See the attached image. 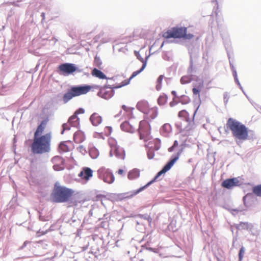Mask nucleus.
Returning a JSON list of instances; mask_svg holds the SVG:
<instances>
[{"instance_id":"1","label":"nucleus","mask_w":261,"mask_h":261,"mask_svg":"<svg viewBox=\"0 0 261 261\" xmlns=\"http://www.w3.org/2000/svg\"><path fill=\"white\" fill-rule=\"evenodd\" d=\"M91 89V86L87 84L72 86L63 96L60 93L58 94L51 101L54 106L60 105L62 101L65 104L73 97L87 93Z\"/></svg>"},{"instance_id":"2","label":"nucleus","mask_w":261,"mask_h":261,"mask_svg":"<svg viewBox=\"0 0 261 261\" xmlns=\"http://www.w3.org/2000/svg\"><path fill=\"white\" fill-rule=\"evenodd\" d=\"M50 196H106L96 191L90 193L85 191H78L74 193V191L64 186H61L59 181H56Z\"/></svg>"},{"instance_id":"3","label":"nucleus","mask_w":261,"mask_h":261,"mask_svg":"<svg viewBox=\"0 0 261 261\" xmlns=\"http://www.w3.org/2000/svg\"><path fill=\"white\" fill-rule=\"evenodd\" d=\"M50 141L51 135L50 133H47L34 138V142L31 146V152L34 154L48 152L50 150Z\"/></svg>"},{"instance_id":"4","label":"nucleus","mask_w":261,"mask_h":261,"mask_svg":"<svg viewBox=\"0 0 261 261\" xmlns=\"http://www.w3.org/2000/svg\"><path fill=\"white\" fill-rule=\"evenodd\" d=\"M226 126L231 130L233 137L236 140L244 141L245 136H247V127L235 119L228 118Z\"/></svg>"},{"instance_id":"5","label":"nucleus","mask_w":261,"mask_h":261,"mask_svg":"<svg viewBox=\"0 0 261 261\" xmlns=\"http://www.w3.org/2000/svg\"><path fill=\"white\" fill-rule=\"evenodd\" d=\"M82 69H80L76 65L70 63H63L57 67V72L61 75L65 76L73 74L74 72L80 73Z\"/></svg>"},{"instance_id":"6","label":"nucleus","mask_w":261,"mask_h":261,"mask_svg":"<svg viewBox=\"0 0 261 261\" xmlns=\"http://www.w3.org/2000/svg\"><path fill=\"white\" fill-rule=\"evenodd\" d=\"M166 172L162 168L160 171H159L154 176V177L149 182H148L144 186L140 187L139 189L137 190H134L133 191H130L126 193H120V194H111L109 196H125L127 195V196H136L140 192L144 191L147 188L149 187L151 184L154 183L156 181V180L162 175L165 174Z\"/></svg>"},{"instance_id":"7","label":"nucleus","mask_w":261,"mask_h":261,"mask_svg":"<svg viewBox=\"0 0 261 261\" xmlns=\"http://www.w3.org/2000/svg\"><path fill=\"white\" fill-rule=\"evenodd\" d=\"M81 197H49L46 199L51 203H67L68 206H77Z\"/></svg>"},{"instance_id":"8","label":"nucleus","mask_w":261,"mask_h":261,"mask_svg":"<svg viewBox=\"0 0 261 261\" xmlns=\"http://www.w3.org/2000/svg\"><path fill=\"white\" fill-rule=\"evenodd\" d=\"M199 105L197 106L194 111L193 113V118L190 120L189 117V113L185 110L180 111L178 113V116L179 118H182L187 122H188L187 125L184 128L187 132H190L193 128L194 124V117L199 109Z\"/></svg>"},{"instance_id":"9","label":"nucleus","mask_w":261,"mask_h":261,"mask_svg":"<svg viewBox=\"0 0 261 261\" xmlns=\"http://www.w3.org/2000/svg\"><path fill=\"white\" fill-rule=\"evenodd\" d=\"M150 130L151 126L148 122L143 121L140 122L139 128L138 129L140 139L144 140L145 141L148 140L151 133Z\"/></svg>"},{"instance_id":"10","label":"nucleus","mask_w":261,"mask_h":261,"mask_svg":"<svg viewBox=\"0 0 261 261\" xmlns=\"http://www.w3.org/2000/svg\"><path fill=\"white\" fill-rule=\"evenodd\" d=\"M240 177L228 178L222 181L221 186L226 189L230 190L237 187H241L243 182L240 179Z\"/></svg>"},{"instance_id":"11","label":"nucleus","mask_w":261,"mask_h":261,"mask_svg":"<svg viewBox=\"0 0 261 261\" xmlns=\"http://www.w3.org/2000/svg\"><path fill=\"white\" fill-rule=\"evenodd\" d=\"M98 177L104 182L112 184L115 180V177L112 172L108 169L101 168L98 170Z\"/></svg>"},{"instance_id":"12","label":"nucleus","mask_w":261,"mask_h":261,"mask_svg":"<svg viewBox=\"0 0 261 261\" xmlns=\"http://www.w3.org/2000/svg\"><path fill=\"white\" fill-rule=\"evenodd\" d=\"M85 109L83 108L77 109L68 118V122L71 124L72 127L78 128L80 126V118L78 117L79 114H83L85 113Z\"/></svg>"},{"instance_id":"13","label":"nucleus","mask_w":261,"mask_h":261,"mask_svg":"<svg viewBox=\"0 0 261 261\" xmlns=\"http://www.w3.org/2000/svg\"><path fill=\"white\" fill-rule=\"evenodd\" d=\"M244 205H240L244 207V211L255 206L258 204L257 197H243Z\"/></svg>"},{"instance_id":"14","label":"nucleus","mask_w":261,"mask_h":261,"mask_svg":"<svg viewBox=\"0 0 261 261\" xmlns=\"http://www.w3.org/2000/svg\"><path fill=\"white\" fill-rule=\"evenodd\" d=\"M52 161L53 162L55 163V165L53 166L54 170L59 171L64 169L65 161L62 157L60 156H54Z\"/></svg>"},{"instance_id":"15","label":"nucleus","mask_w":261,"mask_h":261,"mask_svg":"<svg viewBox=\"0 0 261 261\" xmlns=\"http://www.w3.org/2000/svg\"><path fill=\"white\" fill-rule=\"evenodd\" d=\"M114 94L115 90L114 89L107 90L105 88H100L99 89V91L97 92V95L102 98L109 99L113 96Z\"/></svg>"},{"instance_id":"16","label":"nucleus","mask_w":261,"mask_h":261,"mask_svg":"<svg viewBox=\"0 0 261 261\" xmlns=\"http://www.w3.org/2000/svg\"><path fill=\"white\" fill-rule=\"evenodd\" d=\"M136 108L139 111L144 113V115H148L150 113L149 104L146 100H143L138 101Z\"/></svg>"},{"instance_id":"17","label":"nucleus","mask_w":261,"mask_h":261,"mask_svg":"<svg viewBox=\"0 0 261 261\" xmlns=\"http://www.w3.org/2000/svg\"><path fill=\"white\" fill-rule=\"evenodd\" d=\"M93 176V170L89 167H84L79 173V176L82 178L89 180Z\"/></svg>"},{"instance_id":"18","label":"nucleus","mask_w":261,"mask_h":261,"mask_svg":"<svg viewBox=\"0 0 261 261\" xmlns=\"http://www.w3.org/2000/svg\"><path fill=\"white\" fill-rule=\"evenodd\" d=\"M175 34V39H181L187 32V28L185 27H173Z\"/></svg>"},{"instance_id":"19","label":"nucleus","mask_w":261,"mask_h":261,"mask_svg":"<svg viewBox=\"0 0 261 261\" xmlns=\"http://www.w3.org/2000/svg\"><path fill=\"white\" fill-rule=\"evenodd\" d=\"M112 150H113L114 154L117 158L122 160L124 159L125 152L123 148L116 145L112 147Z\"/></svg>"},{"instance_id":"20","label":"nucleus","mask_w":261,"mask_h":261,"mask_svg":"<svg viewBox=\"0 0 261 261\" xmlns=\"http://www.w3.org/2000/svg\"><path fill=\"white\" fill-rule=\"evenodd\" d=\"M194 87L192 89V92L193 93V95L196 96L197 95L198 96V106L201 103V100L200 98V92L201 90V89L203 87V82L202 81L199 82L198 84V85H195L194 84Z\"/></svg>"},{"instance_id":"21","label":"nucleus","mask_w":261,"mask_h":261,"mask_svg":"<svg viewBox=\"0 0 261 261\" xmlns=\"http://www.w3.org/2000/svg\"><path fill=\"white\" fill-rule=\"evenodd\" d=\"M221 36L223 41L224 45L226 49L230 46L231 42L229 35L227 31L221 32Z\"/></svg>"},{"instance_id":"22","label":"nucleus","mask_w":261,"mask_h":261,"mask_svg":"<svg viewBox=\"0 0 261 261\" xmlns=\"http://www.w3.org/2000/svg\"><path fill=\"white\" fill-rule=\"evenodd\" d=\"M90 121L94 126H97L101 123L102 117L96 113H93L90 117Z\"/></svg>"},{"instance_id":"23","label":"nucleus","mask_w":261,"mask_h":261,"mask_svg":"<svg viewBox=\"0 0 261 261\" xmlns=\"http://www.w3.org/2000/svg\"><path fill=\"white\" fill-rule=\"evenodd\" d=\"M120 128L124 132L129 133H134L135 132V128L128 121H125L122 122L120 125Z\"/></svg>"},{"instance_id":"24","label":"nucleus","mask_w":261,"mask_h":261,"mask_svg":"<svg viewBox=\"0 0 261 261\" xmlns=\"http://www.w3.org/2000/svg\"><path fill=\"white\" fill-rule=\"evenodd\" d=\"M91 74L93 76L97 77L99 79L104 80V79H108V77L107 76V75L102 72L100 69H98L96 67L94 68L92 71H91Z\"/></svg>"},{"instance_id":"25","label":"nucleus","mask_w":261,"mask_h":261,"mask_svg":"<svg viewBox=\"0 0 261 261\" xmlns=\"http://www.w3.org/2000/svg\"><path fill=\"white\" fill-rule=\"evenodd\" d=\"M171 130V125L169 123H165L161 127L160 133L164 137H167Z\"/></svg>"},{"instance_id":"26","label":"nucleus","mask_w":261,"mask_h":261,"mask_svg":"<svg viewBox=\"0 0 261 261\" xmlns=\"http://www.w3.org/2000/svg\"><path fill=\"white\" fill-rule=\"evenodd\" d=\"M253 228V225L251 223L248 222H241L239 224L236 225V228L238 229H246L251 231Z\"/></svg>"},{"instance_id":"27","label":"nucleus","mask_w":261,"mask_h":261,"mask_svg":"<svg viewBox=\"0 0 261 261\" xmlns=\"http://www.w3.org/2000/svg\"><path fill=\"white\" fill-rule=\"evenodd\" d=\"M140 176V170L135 168L129 171L127 174V177L129 179L132 180Z\"/></svg>"},{"instance_id":"28","label":"nucleus","mask_w":261,"mask_h":261,"mask_svg":"<svg viewBox=\"0 0 261 261\" xmlns=\"http://www.w3.org/2000/svg\"><path fill=\"white\" fill-rule=\"evenodd\" d=\"M223 207L226 209V210H228V211H229L233 215H235L237 213H238L239 212H242V211H243L244 208L242 206H239L237 208H231V206L228 204H224Z\"/></svg>"},{"instance_id":"29","label":"nucleus","mask_w":261,"mask_h":261,"mask_svg":"<svg viewBox=\"0 0 261 261\" xmlns=\"http://www.w3.org/2000/svg\"><path fill=\"white\" fill-rule=\"evenodd\" d=\"M183 148H181L177 152L173 154L168 161H170L173 165H174L176 161L179 159V156Z\"/></svg>"},{"instance_id":"30","label":"nucleus","mask_w":261,"mask_h":261,"mask_svg":"<svg viewBox=\"0 0 261 261\" xmlns=\"http://www.w3.org/2000/svg\"><path fill=\"white\" fill-rule=\"evenodd\" d=\"M163 37L166 39V40H169L171 38L175 39V34L173 28H172L170 30H168L166 32H164L163 34Z\"/></svg>"},{"instance_id":"31","label":"nucleus","mask_w":261,"mask_h":261,"mask_svg":"<svg viewBox=\"0 0 261 261\" xmlns=\"http://www.w3.org/2000/svg\"><path fill=\"white\" fill-rule=\"evenodd\" d=\"M73 138L76 143H81L84 140V134L82 132H75L74 134Z\"/></svg>"},{"instance_id":"32","label":"nucleus","mask_w":261,"mask_h":261,"mask_svg":"<svg viewBox=\"0 0 261 261\" xmlns=\"http://www.w3.org/2000/svg\"><path fill=\"white\" fill-rule=\"evenodd\" d=\"M89 153L91 158L93 159H97L99 154L98 150L94 146L89 149Z\"/></svg>"},{"instance_id":"33","label":"nucleus","mask_w":261,"mask_h":261,"mask_svg":"<svg viewBox=\"0 0 261 261\" xmlns=\"http://www.w3.org/2000/svg\"><path fill=\"white\" fill-rule=\"evenodd\" d=\"M256 138V136L255 132L247 128V136H245L244 141L246 140H253Z\"/></svg>"},{"instance_id":"34","label":"nucleus","mask_w":261,"mask_h":261,"mask_svg":"<svg viewBox=\"0 0 261 261\" xmlns=\"http://www.w3.org/2000/svg\"><path fill=\"white\" fill-rule=\"evenodd\" d=\"M193 80V75H184L180 78V83L181 84H186L190 83Z\"/></svg>"},{"instance_id":"35","label":"nucleus","mask_w":261,"mask_h":261,"mask_svg":"<svg viewBox=\"0 0 261 261\" xmlns=\"http://www.w3.org/2000/svg\"><path fill=\"white\" fill-rule=\"evenodd\" d=\"M59 150L60 152H65L69 151L70 149L66 144V142L62 141L59 145Z\"/></svg>"},{"instance_id":"36","label":"nucleus","mask_w":261,"mask_h":261,"mask_svg":"<svg viewBox=\"0 0 261 261\" xmlns=\"http://www.w3.org/2000/svg\"><path fill=\"white\" fill-rule=\"evenodd\" d=\"M252 192L255 196H261V184L253 186L252 188Z\"/></svg>"},{"instance_id":"37","label":"nucleus","mask_w":261,"mask_h":261,"mask_svg":"<svg viewBox=\"0 0 261 261\" xmlns=\"http://www.w3.org/2000/svg\"><path fill=\"white\" fill-rule=\"evenodd\" d=\"M146 67V62H145L144 63H143V64L142 65L141 67L139 70L135 71L132 73V74H131V75L130 76V79H133V78L136 77L137 75H138L141 72H142L144 70V69Z\"/></svg>"},{"instance_id":"38","label":"nucleus","mask_w":261,"mask_h":261,"mask_svg":"<svg viewBox=\"0 0 261 261\" xmlns=\"http://www.w3.org/2000/svg\"><path fill=\"white\" fill-rule=\"evenodd\" d=\"M167 95L165 94H164L163 95H161L159 97L158 99V103L160 106L164 105L167 102Z\"/></svg>"},{"instance_id":"39","label":"nucleus","mask_w":261,"mask_h":261,"mask_svg":"<svg viewBox=\"0 0 261 261\" xmlns=\"http://www.w3.org/2000/svg\"><path fill=\"white\" fill-rule=\"evenodd\" d=\"M134 55L136 57L137 59L139 60L140 62L142 63V64H143V63L146 62V66L147 65V61L148 59L149 58V55L146 57L145 59H144L141 55L139 53V51H138L137 50L134 51Z\"/></svg>"},{"instance_id":"40","label":"nucleus","mask_w":261,"mask_h":261,"mask_svg":"<svg viewBox=\"0 0 261 261\" xmlns=\"http://www.w3.org/2000/svg\"><path fill=\"white\" fill-rule=\"evenodd\" d=\"M136 218H139L145 220H147L150 225L152 221V218L150 216V215H148L147 214H138L135 216Z\"/></svg>"},{"instance_id":"41","label":"nucleus","mask_w":261,"mask_h":261,"mask_svg":"<svg viewBox=\"0 0 261 261\" xmlns=\"http://www.w3.org/2000/svg\"><path fill=\"white\" fill-rule=\"evenodd\" d=\"M158 115V109L156 107L150 109V113L148 115H145V117L148 116L151 119H154Z\"/></svg>"},{"instance_id":"42","label":"nucleus","mask_w":261,"mask_h":261,"mask_svg":"<svg viewBox=\"0 0 261 261\" xmlns=\"http://www.w3.org/2000/svg\"><path fill=\"white\" fill-rule=\"evenodd\" d=\"M190 66L188 69L187 72L189 74H192V73L195 72V69L194 68V66H193V61L192 56L191 54H190Z\"/></svg>"},{"instance_id":"43","label":"nucleus","mask_w":261,"mask_h":261,"mask_svg":"<svg viewBox=\"0 0 261 261\" xmlns=\"http://www.w3.org/2000/svg\"><path fill=\"white\" fill-rule=\"evenodd\" d=\"M179 98V102L181 103L182 105H186L190 101V98L185 95H182L179 97H178Z\"/></svg>"},{"instance_id":"44","label":"nucleus","mask_w":261,"mask_h":261,"mask_svg":"<svg viewBox=\"0 0 261 261\" xmlns=\"http://www.w3.org/2000/svg\"><path fill=\"white\" fill-rule=\"evenodd\" d=\"M44 128L43 126L38 125L36 130L34 133V138H38L39 136H41V134L43 133L44 130Z\"/></svg>"},{"instance_id":"45","label":"nucleus","mask_w":261,"mask_h":261,"mask_svg":"<svg viewBox=\"0 0 261 261\" xmlns=\"http://www.w3.org/2000/svg\"><path fill=\"white\" fill-rule=\"evenodd\" d=\"M102 61L100 59V58L96 56L95 57H94V64L95 66H96L98 68L100 69H102V68L101 67V65H102Z\"/></svg>"},{"instance_id":"46","label":"nucleus","mask_w":261,"mask_h":261,"mask_svg":"<svg viewBox=\"0 0 261 261\" xmlns=\"http://www.w3.org/2000/svg\"><path fill=\"white\" fill-rule=\"evenodd\" d=\"M164 78L163 75H160L157 79L156 89L157 91H160L162 88V83Z\"/></svg>"},{"instance_id":"47","label":"nucleus","mask_w":261,"mask_h":261,"mask_svg":"<svg viewBox=\"0 0 261 261\" xmlns=\"http://www.w3.org/2000/svg\"><path fill=\"white\" fill-rule=\"evenodd\" d=\"M174 165H173L170 161H168V162L164 165L162 167V169L166 172H168L170 169L173 167Z\"/></svg>"},{"instance_id":"48","label":"nucleus","mask_w":261,"mask_h":261,"mask_svg":"<svg viewBox=\"0 0 261 261\" xmlns=\"http://www.w3.org/2000/svg\"><path fill=\"white\" fill-rule=\"evenodd\" d=\"M245 248L244 246H242L239 250V261H242L243 258V257H244V253H245Z\"/></svg>"},{"instance_id":"49","label":"nucleus","mask_w":261,"mask_h":261,"mask_svg":"<svg viewBox=\"0 0 261 261\" xmlns=\"http://www.w3.org/2000/svg\"><path fill=\"white\" fill-rule=\"evenodd\" d=\"M38 244V247L42 248L43 249L46 250L47 249L48 245L45 241H40L37 242Z\"/></svg>"},{"instance_id":"50","label":"nucleus","mask_w":261,"mask_h":261,"mask_svg":"<svg viewBox=\"0 0 261 261\" xmlns=\"http://www.w3.org/2000/svg\"><path fill=\"white\" fill-rule=\"evenodd\" d=\"M129 197H109L108 199L112 202L122 201L125 198H129Z\"/></svg>"},{"instance_id":"51","label":"nucleus","mask_w":261,"mask_h":261,"mask_svg":"<svg viewBox=\"0 0 261 261\" xmlns=\"http://www.w3.org/2000/svg\"><path fill=\"white\" fill-rule=\"evenodd\" d=\"M147 155L148 159H152L154 156V151L151 148H149L147 152Z\"/></svg>"},{"instance_id":"52","label":"nucleus","mask_w":261,"mask_h":261,"mask_svg":"<svg viewBox=\"0 0 261 261\" xmlns=\"http://www.w3.org/2000/svg\"><path fill=\"white\" fill-rule=\"evenodd\" d=\"M178 145V142L177 140H175L173 142V145L168 148L169 152H173L174 149Z\"/></svg>"},{"instance_id":"53","label":"nucleus","mask_w":261,"mask_h":261,"mask_svg":"<svg viewBox=\"0 0 261 261\" xmlns=\"http://www.w3.org/2000/svg\"><path fill=\"white\" fill-rule=\"evenodd\" d=\"M49 121V118L48 117H46L45 118H44L39 124L40 126H43L45 128L47 123H48Z\"/></svg>"},{"instance_id":"54","label":"nucleus","mask_w":261,"mask_h":261,"mask_svg":"<svg viewBox=\"0 0 261 261\" xmlns=\"http://www.w3.org/2000/svg\"><path fill=\"white\" fill-rule=\"evenodd\" d=\"M229 98V96L228 93L227 92H224L223 94V98H224V102L225 103V105H227V103L228 101Z\"/></svg>"},{"instance_id":"55","label":"nucleus","mask_w":261,"mask_h":261,"mask_svg":"<svg viewBox=\"0 0 261 261\" xmlns=\"http://www.w3.org/2000/svg\"><path fill=\"white\" fill-rule=\"evenodd\" d=\"M31 244V242L29 241H25L23 242V244L18 248V250H23L25 247H27V246L29 244Z\"/></svg>"},{"instance_id":"56","label":"nucleus","mask_w":261,"mask_h":261,"mask_svg":"<svg viewBox=\"0 0 261 261\" xmlns=\"http://www.w3.org/2000/svg\"><path fill=\"white\" fill-rule=\"evenodd\" d=\"M68 123H69V124H68L67 123H64L62 125V128H65V130H70L71 126H72L68 121Z\"/></svg>"},{"instance_id":"57","label":"nucleus","mask_w":261,"mask_h":261,"mask_svg":"<svg viewBox=\"0 0 261 261\" xmlns=\"http://www.w3.org/2000/svg\"><path fill=\"white\" fill-rule=\"evenodd\" d=\"M194 37V35L191 33L187 34V32L186 33V34L184 35V37H183L182 39H191Z\"/></svg>"},{"instance_id":"58","label":"nucleus","mask_w":261,"mask_h":261,"mask_svg":"<svg viewBox=\"0 0 261 261\" xmlns=\"http://www.w3.org/2000/svg\"><path fill=\"white\" fill-rule=\"evenodd\" d=\"M97 87L99 89H100V88H106V89H107V90H108V89H109V90L113 89V85H109V84H106L103 86H97Z\"/></svg>"},{"instance_id":"59","label":"nucleus","mask_w":261,"mask_h":261,"mask_svg":"<svg viewBox=\"0 0 261 261\" xmlns=\"http://www.w3.org/2000/svg\"><path fill=\"white\" fill-rule=\"evenodd\" d=\"M175 126H176V127H177V128H178V129L179 130V131H180V133H182V132H183L184 131H186V132H187L186 129H184H184H182V128H181V123L180 122L176 123L175 124Z\"/></svg>"},{"instance_id":"60","label":"nucleus","mask_w":261,"mask_h":261,"mask_svg":"<svg viewBox=\"0 0 261 261\" xmlns=\"http://www.w3.org/2000/svg\"><path fill=\"white\" fill-rule=\"evenodd\" d=\"M106 133L107 136L110 135L112 132V127L111 126H106L105 128Z\"/></svg>"},{"instance_id":"61","label":"nucleus","mask_w":261,"mask_h":261,"mask_svg":"<svg viewBox=\"0 0 261 261\" xmlns=\"http://www.w3.org/2000/svg\"><path fill=\"white\" fill-rule=\"evenodd\" d=\"M227 55H228V57L229 58V62L230 67L231 71H232L233 70H236V68L234 67L233 63L231 62V61L230 60V57L229 54L228 53H227Z\"/></svg>"},{"instance_id":"62","label":"nucleus","mask_w":261,"mask_h":261,"mask_svg":"<svg viewBox=\"0 0 261 261\" xmlns=\"http://www.w3.org/2000/svg\"><path fill=\"white\" fill-rule=\"evenodd\" d=\"M132 80V79H130V77H129V79H127L122 81L121 83L123 85V87L128 85L130 83V82Z\"/></svg>"},{"instance_id":"63","label":"nucleus","mask_w":261,"mask_h":261,"mask_svg":"<svg viewBox=\"0 0 261 261\" xmlns=\"http://www.w3.org/2000/svg\"><path fill=\"white\" fill-rule=\"evenodd\" d=\"M178 102H179V101L175 100L174 98L173 99V100L171 101V102H170L169 105L171 107H173L175 106V105H176L177 104H178Z\"/></svg>"},{"instance_id":"64","label":"nucleus","mask_w":261,"mask_h":261,"mask_svg":"<svg viewBox=\"0 0 261 261\" xmlns=\"http://www.w3.org/2000/svg\"><path fill=\"white\" fill-rule=\"evenodd\" d=\"M46 232H47V231H41L40 230H39L36 232V236L38 237H40L42 235L45 234V233H46Z\"/></svg>"}]
</instances>
